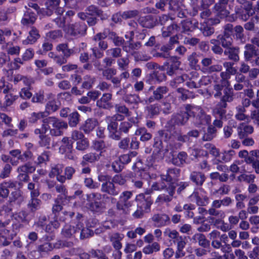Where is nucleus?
<instances>
[{
	"instance_id": "nucleus-52",
	"label": "nucleus",
	"mask_w": 259,
	"mask_h": 259,
	"mask_svg": "<svg viewBox=\"0 0 259 259\" xmlns=\"http://www.w3.org/2000/svg\"><path fill=\"white\" fill-rule=\"evenodd\" d=\"M137 155V153L136 151H132L128 154H123L120 156V161L124 164H127L129 163L132 158L135 157Z\"/></svg>"
},
{
	"instance_id": "nucleus-33",
	"label": "nucleus",
	"mask_w": 259,
	"mask_h": 259,
	"mask_svg": "<svg viewBox=\"0 0 259 259\" xmlns=\"http://www.w3.org/2000/svg\"><path fill=\"white\" fill-rule=\"evenodd\" d=\"M239 48L238 47H229L226 48L224 51V54L228 56L230 60L237 62L239 60Z\"/></svg>"
},
{
	"instance_id": "nucleus-48",
	"label": "nucleus",
	"mask_w": 259,
	"mask_h": 259,
	"mask_svg": "<svg viewBox=\"0 0 259 259\" xmlns=\"http://www.w3.org/2000/svg\"><path fill=\"white\" fill-rule=\"evenodd\" d=\"M199 55L195 52L192 53L191 55L188 56V60L189 64L192 68H196L198 63Z\"/></svg>"
},
{
	"instance_id": "nucleus-16",
	"label": "nucleus",
	"mask_w": 259,
	"mask_h": 259,
	"mask_svg": "<svg viewBox=\"0 0 259 259\" xmlns=\"http://www.w3.org/2000/svg\"><path fill=\"white\" fill-rule=\"evenodd\" d=\"M16 182L11 180L5 181L0 184V198H7L9 194V189L15 188L16 187Z\"/></svg>"
},
{
	"instance_id": "nucleus-14",
	"label": "nucleus",
	"mask_w": 259,
	"mask_h": 259,
	"mask_svg": "<svg viewBox=\"0 0 259 259\" xmlns=\"http://www.w3.org/2000/svg\"><path fill=\"white\" fill-rule=\"evenodd\" d=\"M237 131L239 138L242 139L253 133L254 128L252 125L242 122L238 126Z\"/></svg>"
},
{
	"instance_id": "nucleus-36",
	"label": "nucleus",
	"mask_w": 259,
	"mask_h": 259,
	"mask_svg": "<svg viewBox=\"0 0 259 259\" xmlns=\"http://www.w3.org/2000/svg\"><path fill=\"white\" fill-rule=\"evenodd\" d=\"M190 179L197 185L201 186L205 181V177L204 175L202 172L193 171L191 173Z\"/></svg>"
},
{
	"instance_id": "nucleus-8",
	"label": "nucleus",
	"mask_w": 259,
	"mask_h": 259,
	"mask_svg": "<svg viewBox=\"0 0 259 259\" xmlns=\"http://www.w3.org/2000/svg\"><path fill=\"white\" fill-rule=\"evenodd\" d=\"M192 201L199 206H205L208 203L209 199L205 192L201 188L195 191L190 196Z\"/></svg>"
},
{
	"instance_id": "nucleus-62",
	"label": "nucleus",
	"mask_w": 259,
	"mask_h": 259,
	"mask_svg": "<svg viewBox=\"0 0 259 259\" xmlns=\"http://www.w3.org/2000/svg\"><path fill=\"white\" fill-rule=\"evenodd\" d=\"M130 60L127 57L119 58L117 60V63L119 68L122 70L126 69L128 66Z\"/></svg>"
},
{
	"instance_id": "nucleus-3",
	"label": "nucleus",
	"mask_w": 259,
	"mask_h": 259,
	"mask_svg": "<svg viewBox=\"0 0 259 259\" xmlns=\"http://www.w3.org/2000/svg\"><path fill=\"white\" fill-rule=\"evenodd\" d=\"M188 106H191V105H187L185 106V111H181L172 115L170 119L167 121L166 125V127L170 132L175 129V125H184L188 121L189 117L191 116L190 112L188 110Z\"/></svg>"
},
{
	"instance_id": "nucleus-43",
	"label": "nucleus",
	"mask_w": 259,
	"mask_h": 259,
	"mask_svg": "<svg viewBox=\"0 0 259 259\" xmlns=\"http://www.w3.org/2000/svg\"><path fill=\"white\" fill-rule=\"evenodd\" d=\"M35 170V167L31 163L28 162L23 165L19 166L17 169V172H23L28 174L32 173Z\"/></svg>"
},
{
	"instance_id": "nucleus-35",
	"label": "nucleus",
	"mask_w": 259,
	"mask_h": 259,
	"mask_svg": "<svg viewBox=\"0 0 259 259\" xmlns=\"http://www.w3.org/2000/svg\"><path fill=\"white\" fill-rule=\"evenodd\" d=\"M218 39L220 44H221L223 47L225 48H228L231 47L233 42V38L231 37V35L226 33L223 35H219L218 36Z\"/></svg>"
},
{
	"instance_id": "nucleus-10",
	"label": "nucleus",
	"mask_w": 259,
	"mask_h": 259,
	"mask_svg": "<svg viewBox=\"0 0 259 259\" xmlns=\"http://www.w3.org/2000/svg\"><path fill=\"white\" fill-rule=\"evenodd\" d=\"M175 189L176 185H172L170 183L168 185L167 187H166V189L165 190V192L167 193L168 194L163 193L159 195L156 199V202L161 203L164 202L168 203L170 202L172 200L173 196L175 193Z\"/></svg>"
},
{
	"instance_id": "nucleus-12",
	"label": "nucleus",
	"mask_w": 259,
	"mask_h": 259,
	"mask_svg": "<svg viewBox=\"0 0 259 259\" xmlns=\"http://www.w3.org/2000/svg\"><path fill=\"white\" fill-rule=\"evenodd\" d=\"M180 170L179 168H169L167 170L165 175H161V178L162 181L167 183L168 185L170 183L175 185L174 181L180 176Z\"/></svg>"
},
{
	"instance_id": "nucleus-4",
	"label": "nucleus",
	"mask_w": 259,
	"mask_h": 259,
	"mask_svg": "<svg viewBox=\"0 0 259 259\" xmlns=\"http://www.w3.org/2000/svg\"><path fill=\"white\" fill-rule=\"evenodd\" d=\"M60 0H47L45 3L46 8H41L38 11V15L40 17L50 16L54 11L59 15L64 12L63 8L59 7Z\"/></svg>"
},
{
	"instance_id": "nucleus-1",
	"label": "nucleus",
	"mask_w": 259,
	"mask_h": 259,
	"mask_svg": "<svg viewBox=\"0 0 259 259\" xmlns=\"http://www.w3.org/2000/svg\"><path fill=\"white\" fill-rule=\"evenodd\" d=\"M68 127L66 122L61 121L55 117H49L43 120V132L46 133L50 130L51 135L59 136L63 134V130Z\"/></svg>"
},
{
	"instance_id": "nucleus-20",
	"label": "nucleus",
	"mask_w": 259,
	"mask_h": 259,
	"mask_svg": "<svg viewBox=\"0 0 259 259\" xmlns=\"http://www.w3.org/2000/svg\"><path fill=\"white\" fill-rule=\"evenodd\" d=\"M101 190L103 192L107 193L113 196L117 195L119 192V191L116 188L113 181L110 180L106 183H102Z\"/></svg>"
},
{
	"instance_id": "nucleus-22",
	"label": "nucleus",
	"mask_w": 259,
	"mask_h": 259,
	"mask_svg": "<svg viewBox=\"0 0 259 259\" xmlns=\"http://www.w3.org/2000/svg\"><path fill=\"white\" fill-rule=\"evenodd\" d=\"M98 120L95 118H88L81 127V129L85 134H89L98 125Z\"/></svg>"
},
{
	"instance_id": "nucleus-9",
	"label": "nucleus",
	"mask_w": 259,
	"mask_h": 259,
	"mask_svg": "<svg viewBox=\"0 0 259 259\" xmlns=\"http://www.w3.org/2000/svg\"><path fill=\"white\" fill-rule=\"evenodd\" d=\"M102 195L100 193H91L87 195V203L88 207L91 210L98 211L100 210L101 203L98 200L101 199Z\"/></svg>"
},
{
	"instance_id": "nucleus-32",
	"label": "nucleus",
	"mask_w": 259,
	"mask_h": 259,
	"mask_svg": "<svg viewBox=\"0 0 259 259\" xmlns=\"http://www.w3.org/2000/svg\"><path fill=\"white\" fill-rule=\"evenodd\" d=\"M107 37V35L105 33H98L96 34L93 38V40L98 42L99 48L102 50H105L108 48V44L104 39Z\"/></svg>"
},
{
	"instance_id": "nucleus-49",
	"label": "nucleus",
	"mask_w": 259,
	"mask_h": 259,
	"mask_svg": "<svg viewBox=\"0 0 259 259\" xmlns=\"http://www.w3.org/2000/svg\"><path fill=\"white\" fill-rule=\"evenodd\" d=\"M89 145L88 139L84 137L76 142V149L79 151H84L88 148Z\"/></svg>"
},
{
	"instance_id": "nucleus-47",
	"label": "nucleus",
	"mask_w": 259,
	"mask_h": 259,
	"mask_svg": "<svg viewBox=\"0 0 259 259\" xmlns=\"http://www.w3.org/2000/svg\"><path fill=\"white\" fill-rule=\"evenodd\" d=\"M79 115L77 112H74L69 115V124L70 126L74 127L79 123Z\"/></svg>"
},
{
	"instance_id": "nucleus-24",
	"label": "nucleus",
	"mask_w": 259,
	"mask_h": 259,
	"mask_svg": "<svg viewBox=\"0 0 259 259\" xmlns=\"http://www.w3.org/2000/svg\"><path fill=\"white\" fill-rule=\"evenodd\" d=\"M36 20V15L29 9H28L21 20V23L23 25H32L35 22Z\"/></svg>"
},
{
	"instance_id": "nucleus-64",
	"label": "nucleus",
	"mask_w": 259,
	"mask_h": 259,
	"mask_svg": "<svg viewBox=\"0 0 259 259\" xmlns=\"http://www.w3.org/2000/svg\"><path fill=\"white\" fill-rule=\"evenodd\" d=\"M94 81L95 79L94 78H91L89 75H85L84 77V81L82 84V88L86 89H90L92 87Z\"/></svg>"
},
{
	"instance_id": "nucleus-56",
	"label": "nucleus",
	"mask_w": 259,
	"mask_h": 259,
	"mask_svg": "<svg viewBox=\"0 0 259 259\" xmlns=\"http://www.w3.org/2000/svg\"><path fill=\"white\" fill-rule=\"evenodd\" d=\"M39 144L40 146L50 148L51 144V138L47 135L41 136L39 138Z\"/></svg>"
},
{
	"instance_id": "nucleus-27",
	"label": "nucleus",
	"mask_w": 259,
	"mask_h": 259,
	"mask_svg": "<svg viewBox=\"0 0 259 259\" xmlns=\"http://www.w3.org/2000/svg\"><path fill=\"white\" fill-rule=\"evenodd\" d=\"M244 48V55L246 61H249L253 57L258 55V50L255 49L252 45L246 44Z\"/></svg>"
},
{
	"instance_id": "nucleus-13",
	"label": "nucleus",
	"mask_w": 259,
	"mask_h": 259,
	"mask_svg": "<svg viewBox=\"0 0 259 259\" xmlns=\"http://www.w3.org/2000/svg\"><path fill=\"white\" fill-rule=\"evenodd\" d=\"M226 71L222 72L220 74L221 78L223 79L224 82L227 83L230 78V75L236 74V69L233 67V63L230 62H225L223 63Z\"/></svg>"
},
{
	"instance_id": "nucleus-23",
	"label": "nucleus",
	"mask_w": 259,
	"mask_h": 259,
	"mask_svg": "<svg viewBox=\"0 0 259 259\" xmlns=\"http://www.w3.org/2000/svg\"><path fill=\"white\" fill-rule=\"evenodd\" d=\"M134 35V32L132 31L131 32V36L130 40L125 42L124 45L122 46L123 51L127 53H132L135 50H138L141 46V43L140 42H136L135 43L131 42V40H132Z\"/></svg>"
},
{
	"instance_id": "nucleus-50",
	"label": "nucleus",
	"mask_w": 259,
	"mask_h": 259,
	"mask_svg": "<svg viewBox=\"0 0 259 259\" xmlns=\"http://www.w3.org/2000/svg\"><path fill=\"white\" fill-rule=\"evenodd\" d=\"M106 54L112 58H119L121 56V49L120 48H111L106 51Z\"/></svg>"
},
{
	"instance_id": "nucleus-11",
	"label": "nucleus",
	"mask_w": 259,
	"mask_h": 259,
	"mask_svg": "<svg viewBox=\"0 0 259 259\" xmlns=\"http://www.w3.org/2000/svg\"><path fill=\"white\" fill-rule=\"evenodd\" d=\"M229 0H219L214 6V10L216 15L220 18L227 17L229 14V11L226 9V6Z\"/></svg>"
},
{
	"instance_id": "nucleus-30",
	"label": "nucleus",
	"mask_w": 259,
	"mask_h": 259,
	"mask_svg": "<svg viewBox=\"0 0 259 259\" xmlns=\"http://www.w3.org/2000/svg\"><path fill=\"white\" fill-rule=\"evenodd\" d=\"M101 156V152L97 154L95 152L88 153L83 156L82 161L81 163L82 165H85L87 162L94 163L98 161Z\"/></svg>"
},
{
	"instance_id": "nucleus-25",
	"label": "nucleus",
	"mask_w": 259,
	"mask_h": 259,
	"mask_svg": "<svg viewBox=\"0 0 259 259\" xmlns=\"http://www.w3.org/2000/svg\"><path fill=\"white\" fill-rule=\"evenodd\" d=\"M226 106V103H225V102H220L213 109L212 111L213 115L220 119H223L225 117L226 111L225 108Z\"/></svg>"
},
{
	"instance_id": "nucleus-40",
	"label": "nucleus",
	"mask_w": 259,
	"mask_h": 259,
	"mask_svg": "<svg viewBox=\"0 0 259 259\" xmlns=\"http://www.w3.org/2000/svg\"><path fill=\"white\" fill-rule=\"evenodd\" d=\"M236 113L235 114V117L236 119L240 121H243L249 119V116L244 114L246 111V109L242 107L241 105H239L236 107Z\"/></svg>"
},
{
	"instance_id": "nucleus-58",
	"label": "nucleus",
	"mask_w": 259,
	"mask_h": 259,
	"mask_svg": "<svg viewBox=\"0 0 259 259\" xmlns=\"http://www.w3.org/2000/svg\"><path fill=\"white\" fill-rule=\"evenodd\" d=\"M110 37L115 46L119 47L124 45V40L122 37L116 36L114 32L110 34Z\"/></svg>"
},
{
	"instance_id": "nucleus-18",
	"label": "nucleus",
	"mask_w": 259,
	"mask_h": 259,
	"mask_svg": "<svg viewBox=\"0 0 259 259\" xmlns=\"http://www.w3.org/2000/svg\"><path fill=\"white\" fill-rule=\"evenodd\" d=\"M230 85V81H228L227 83H225L222 78L220 80H214L212 94L215 98H220L222 96L223 88L229 87Z\"/></svg>"
},
{
	"instance_id": "nucleus-6",
	"label": "nucleus",
	"mask_w": 259,
	"mask_h": 259,
	"mask_svg": "<svg viewBox=\"0 0 259 259\" xmlns=\"http://www.w3.org/2000/svg\"><path fill=\"white\" fill-rule=\"evenodd\" d=\"M82 227V222L77 221L76 222H71V224L65 225L62 230V235L66 238H74L75 235L79 233Z\"/></svg>"
},
{
	"instance_id": "nucleus-55",
	"label": "nucleus",
	"mask_w": 259,
	"mask_h": 259,
	"mask_svg": "<svg viewBox=\"0 0 259 259\" xmlns=\"http://www.w3.org/2000/svg\"><path fill=\"white\" fill-rule=\"evenodd\" d=\"M164 235L175 241L180 236L179 233L175 230H171L169 228L165 229L163 232Z\"/></svg>"
},
{
	"instance_id": "nucleus-15",
	"label": "nucleus",
	"mask_w": 259,
	"mask_h": 259,
	"mask_svg": "<svg viewBox=\"0 0 259 259\" xmlns=\"http://www.w3.org/2000/svg\"><path fill=\"white\" fill-rule=\"evenodd\" d=\"M155 227H161L164 226L170 222V219L168 215L166 214H155L151 218Z\"/></svg>"
},
{
	"instance_id": "nucleus-61",
	"label": "nucleus",
	"mask_w": 259,
	"mask_h": 259,
	"mask_svg": "<svg viewBox=\"0 0 259 259\" xmlns=\"http://www.w3.org/2000/svg\"><path fill=\"white\" fill-rule=\"evenodd\" d=\"M63 171V166L61 164H57L52 166L51 170L49 174L51 178L60 175Z\"/></svg>"
},
{
	"instance_id": "nucleus-63",
	"label": "nucleus",
	"mask_w": 259,
	"mask_h": 259,
	"mask_svg": "<svg viewBox=\"0 0 259 259\" xmlns=\"http://www.w3.org/2000/svg\"><path fill=\"white\" fill-rule=\"evenodd\" d=\"M62 145L61 146L60 150L62 148L65 149L64 152H66L67 150L70 151L72 148V142L67 137H64L62 140Z\"/></svg>"
},
{
	"instance_id": "nucleus-59",
	"label": "nucleus",
	"mask_w": 259,
	"mask_h": 259,
	"mask_svg": "<svg viewBox=\"0 0 259 259\" xmlns=\"http://www.w3.org/2000/svg\"><path fill=\"white\" fill-rule=\"evenodd\" d=\"M188 76L187 74H184L180 76L177 77L170 82V85L172 87H177L178 84L187 80Z\"/></svg>"
},
{
	"instance_id": "nucleus-53",
	"label": "nucleus",
	"mask_w": 259,
	"mask_h": 259,
	"mask_svg": "<svg viewBox=\"0 0 259 259\" xmlns=\"http://www.w3.org/2000/svg\"><path fill=\"white\" fill-rule=\"evenodd\" d=\"M255 176L253 174H242L238 177V180L239 182H245L247 183H252L254 181Z\"/></svg>"
},
{
	"instance_id": "nucleus-26",
	"label": "nucleus",
	"mask_w": 259,
	"mask_h": 259,
	"mask_svg": "<svg viewBox=\"0 0 259 259\" xmlns=\"http://www.w3.org/2000/svg\"><path fill=\"white\" fill-rule=\"evenodd\" d=\"M40 37L38 31L34 27H32L29 32L27 37L23 40L22 44L24 45L33 44Z\"/></svg>"
},
{
	"instance_id": "nucleus-51",
	"label": "nucleus",
	"mask_w": 259,
	"mask_h": 259,
	"mask_svg": "<svg viewBox=\"0 0 259 259\" xmlns=\"http://www.w3.org/2000/svg\"><path fill=\"white\" fill-rule=\"evenodd\" d=\"M6 94L4 103V108L11 106L17 98V96L14 95L11 93H9V91Z\"/></svg>"
},
{
	"instance_id": "nucleus-34",
	"label": "nucleus",
	"mask_w": 259,
	"mask_h": 259,
	"mask_svg": "<svg viewBox=\"0 0 259 259\" xmlns=\"http://www.w3.org/2000/svg\"><path fill=\"white\" fill-rule=\"evenodd\" d=\"M187 154L185 152H181L177 154L173 155L171 162L177 166H181L186 163Z\"/></svg>"
},
{
	"instance_id": "nucleus-54",
	"label": "nucleus",
	"mask_w": 259,
	"mask_h": 259,
	"mask_svg": "<svg viewBox=\"0 0 259 259\" xmlns=\"http://www.w3.org/2000/svg\"><path fill=\"white\" fill-rule=\"evenodd\" d=\"M41 201L37 198H31L28 204V208L32 211H34L40 208Z\"/></svg>"
},
{
	"instance_id": "nucleus-46",
	"label": "nucleus",
	"mask_w": 259,
	"mask_h": 259,
	"mask_svg": "<svg viewBox=\"0 0 259 259\" xmlns=\"http://www.w3.org/2000/svg\"><path fill=\"white\" fill-rule=\"evenodd\" d=\"M164 70L162 68V66L159 67V70L155 71L152 77L155 78L158 82H160L166 79V75L163 72Z\"/></svg>"
},
{
	"instance_id": "nucleus-17",
	"label": "nucleus",
	"mask_w": 259,
	"mask_h": 259,
	"mask_svg": "<svg viewBox=\"0 0 259 259\" xmlns=\"http://www.w3.org/2000/svg\"><path fill=\"white\" fill-rule=\"evenodd\" d=\"M54 97V95L52 94L49 95V100L46 104L45 110L48 115L57 111L60 107V102L57 101Z\"/></svg>"
},
{
	"instance_id": "nucleus-37",
	"label": "nucleus",
	"mask_w": 259,
	"mask_h": 259,
	"mask_svg": "<svg viewBox=\"0 0 259 259\" xmlns=\"http://www.w3.org/2000/svg\"><path fill=\"white\" fill-rule=\"evenodd\" d=\"M179 27L176 24H171L167 27H163L162 29V36L168 37L171 34H175L178 32Z\"/></svg>"
},
{
	"instance_id": "nucleus-45",
	"label": "nucleus",
	"mask_w": 259,
	"mask_h": 259,
	"mask_svg": "<svg viewBox=\"0 0 259 259\" xmlns=\"http://www.w3.org/2000/svg\"><path fill=\"white\" fill-rule=\"evenodd\" d=\"M6 52L9 55H19L20 52V47L8 43L6 45Z\"/></svg>"
},
{
	"instance_id": "nucleus-5",
	"label": "nucleus",
	"mask_w": 259,
	"mask_h": 259,
	"mask_svg": "<svg viewBox=\"0 0 259 259\" xmlns=\"http://www.w3.org/2000/svg\"><path fill=\"white\" fill-rule=\"evenodd\" d=\"M133 194L130 191L122 192L119 197V200L116 204L117 209L122 210L123 212L127 213L129 212L130 208L132 206L133 203L129 200Z\"/></svg>"
},
{
	"instance_id": "nucleus-31",
	"label": "nucleus",
	"mask_w": 259,
	"mask_h": 259,
	"mask_svg": "<svg viewBox=\"0 0 259 259\" xmlns=\"http://www.w3.org/2000/svg\"><path fill=\"white\" fill-rule=\"evenodd\" d=\"M123 235L118 233L112 234L110 237V241L114 248L117 250L120 249L122 247L121 240L123 238Z\"/></svg>"
},
{
	"instance_id": "nucleus-21",
	"label": "nucleus",
	"mask_w": 259,
	"mask_h": 259,
	"mask_svg": "<svg viewBox=\"0 0 259 259\" xmlns=\"http://www.w3.org/2000/svg\"><path fill=\"white\" fill-rule=\"evenodd\" d=\"M112 95L109 93L104 94L101 98L97 101V105L99 107L109 109L113 107L110 103Z\"/></svg>"
},
{
	"instance_id": "nucleus-2",
	"label": "nucleus",
	"mask_w": 259,
	"mask_h": 259,
	"mask_svg": "<svg viewBox=\"0 0 259 259\" xmlns=\"http://www.w3.org/2000/svg\"><path fill=\"white\" fill-rule=\"evenodd\" d=\"M187 109L191 116L194 117L193 122L196 126L200 127L210 123V116L206 114L200 107L191 105L188 106Z\"/></svg>"
},
{
	"instance_id": "nucleus-42",
	"label": "nucleus",
	"mask_w": 259,
	"mask_h": 259,
	"mask_svg": "<svg viewBox=\"0 0 259 259\" xmlns=\"http://www.w3.org/2000/svg\"><path fill=\"white\" fill-rule=\"evenodd\" d=\"M251 9H246L241 11L236 10V13L240 19L246 21L248 20L249 17L254 13V11H252V12H251Z\"/></svg>"
},
{
	"instance_id": "nucleus-57",
	"label": "nucleus",
	"mask_w": 259,
	"mask_h": 259,
	"mask_svg": "<svg viewBox=\"0 0 259 259\" xmlns=\"http://www.w3.org/2000/svg\"><path fill=\"white\" fill-rule=\"evenodd\" d=\"M222 69V66L219 64L210 66L208 68H202V71L205 73H211L214 72H220Z\"/></svg>"
},
{
	"instance_id": "nucleus-39",
	"label": "nucleus",
	"mask_w": 259,
	"mask_h": 259,
	"mask_svg": "<svg viewBox=\"0 0 259 259\" xmlns=\"http://www.w3.org/2000/svg\"><path fill=\"white\" fill-rule=\"evenodd\" d=\"M168 91V88L165 86H160L157 88L153 92L155 100L159 101L162 99Z\"/></svg>"
},
{
	"instance_id": "nucleus-60",
	"label": "nucleus",
	"mask_w": 259,
	"mask_h": 259,
	"mask_svg": "<svg viewBox=\"0 0 259 259\" xmlns=\"http://www.w3.org/2000/svg\"><path fill=\"white\" fill-rule=\"evenodd\" d=\"M116 69L113 68H108L105 70H103L102 74L107 79H111L113 76L116 74Z\"/></svg>"
},
{
	"instance_id": "nucleus-41",
	"label": "nucleus",
	"mask_w": 259,
	"mask_h": 259,
	"mask_svg": "<svg viewBox=\"0 0 259 259\" xmlns=\"http://www.w3.org/2000/svg\"><path fill=\"white\" fill-rule=\"evenodd\" d=\"M146 109L148 112V115L152 118L158 115L160 111V108L158 104H155L146 107Z\"/></svg>"
},
{
	"instance_id": "nucleus-19",
	"label": "nucleus",
	"mask_w": 259,
	"mask_h": 259,
	"mask_svg": "<svg viewBox=\"0 0 259 259\" xmlns=\"http://www.w3.org/2000/svg\"><path fill=\"white\" fill-rule=\"evenodd\" d=\"M106 121L108 122H109L108 125V130L109 132V136L112 139L116 140H118L120 138V136L117 133V127L118 123L116 121H113L112 120V118L110 117H108L106 119Z\"/></svg>"
},
{
	"instance_id": "nucleus-28",
	"label": "nucleus",
	"mask_w": 259,
	"mask_h": 259,
	"mask_svg": "<svg viewBox=\"0 0 259 259\" xmlns=\"http://www.w3.org/2000/svg\"><path fill=\"white\" fill-rule=\"evenodd\" d=\"M191 240L194 243L198 242V244L203 248L208 247L210 244L209 241L206 238L203 234L201 233L195 234L192 237Z\"/></svg>"
},
{
	"instance_id": "nucleus-38",
	"label": "nucleus",
	"mask_w": 259,
	"mask_h": 259,
	"mask_svg": "<svg viewBox=\"0 0 259 259\" xmlns=\"http://www.w3.org/2000/svg\"><path fill=\"white\" fill-rule=\"evenodd\" d=\"M160 249L159 244L156 242H153L151 244L145 246L143 248V252L145 254H151L154 252H158Z\"/></svg>"
},
{
	"instance_id": "nucleus-29",
	"label": "nucleus",
	"mask_w": 259,
	"mask_h": 259,
	"mask_svg": "<svg viewBox=\"0 0 259 259\" xmlns=\"http://www.w3.org/2000/svg\"><path fill=\"white\" fill-rule=\"evenodd\" d=\"M139 23L144 27L152 28L155 25L156 21L151 15L141 17L138 20Z\"/></svg>"
},
{
	"instance_id": "nucleus-44",
	"label": "nucleus",
	"mask_w": 259,
	"mask_h": 259,
	"mask_svg": "<svg viewBox=\"0 0 259 259\" xmlns=\"http://www.w3.org/2000/svg\"><path fill=\"white\" fill-rule=\"evenodd\" d=\"M233 92L232 89L226 87L224 90V95L220 102H230L233 100Z\"/></svg>"
},
{
	"instance_id": "nucleus-7",
	"label": "nucleus",
	"mask_w": 259,
	"mask_h": 259,
	"mask_svg": "<svg viewBox=\"0 0 259 259\" xmlns=\"http://www.w3.org/2000/svg\"><path fill=\"white\" fill-rule=\"evenodd\" d=\"M87 26L83 22L70 24L65 29L66 33L73 36L83 35L85 34Z\"/></svg>"
}]
</instances>
